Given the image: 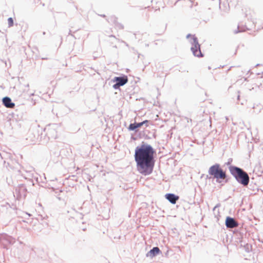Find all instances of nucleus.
Here are the masks:
<instances>
[{
	"instance_id": "nucleus-12",
	"label": "nucleus",
	"mask_w": 263,
	"mask_h": 263,
	"mask_svg": "<svg viewBox=\"0 0 263 263\" xmlns=\"http://www.w3.org/2000/svg\"><path fill=\"white\" fill-rule=\"evenodd\" d=\"M8 23L9 27H12L13 25V20L12 18L10 17L8 19Z\"/></svg>"
},
{
	"instance_id": "nucleus-1",
	"label": "nucleus",
	"mask_w": 263,
	"mask_h": 263,
	"mask_svg": "<svg viewBox=\"0 0 263 263\" xmlns=\"http://www.w3.org/2000/svg\"><path fill=\"white\" fill-rule=\"evenodd\" d=\"M154 151L150 145H142L137 147L135 151V160L139 172L145 176L151 174L153 171L155 160Z\"/></svg>"
},
{
	"instance_id": "nucleus-10",
	"label": "nucleus",
	"mask_w": 263,
	"mask_h": 263,
	"mask_svg": "<svg viewBox=\"0 0 263 263\" xmlns=\"http://www.w3.org/2000/svg\"><path fill=\"white\" fill-rule=\"evenodd\" d=\"M160 252V249H159V248L154 247L149 251L148 254L150 256L154 257L156 255L159 254Z\"/></svg>"
},
{
	"instance_id": "nucleus-13",
	"label": "nucleus",
	"mask_w": 263,
	"mask_h": 263,
	"mask_svg": "<svg viewBox=\"0 0 263 263\" xmlns=\"http://www.w3.org/2000/svg\"><path fill=\"white\" fill-rule=\"evenodd\" d=\"M147 123H148V122H145V124L146 125V127H147V126H148V125H147V124H146Z\"/></svg>"
},
{
	"instance_id": "nucleus-7",
	"label": "nucleus",
	"mask_w": 263,
	"mask_h": 263,
	"mask_svg": "<svg viewBox=\"0 0 263 263\" xmlns=\"http://www.w3.org/2000/svg\"><path fill=\"white\" fill-rule=\"evenodd\" d=\"M148 120H144L142 122L140 123H134L130 124L129 126L128 129L130 130H135L136 128H138L139 127H140L141 126L145 124V122H148Z\"/></svg>"
},
{
	"instance_id": "nucleus-5",
	"label": "nucleus",
	"mask_w": 263,
	"mask_h": 263,
	"mask_svg": "<svg viewBox=\"0 0 263 263\" xmlns=\"http://www.w3.org/2000/svg\"><path fill=\"white\" fill-rule=\"evenodd\" d=\"M128 82V78L126 76L116 77V87L123 86Z\"/></svg>"
},
{
	"instance_id": "nucleus-4",
	"label": "nucleus",
	"mask_w": 263,
	"mask_h": 263,
	"mask_svg": "<svg viewBox=\"0 0 263 263\" xmlns=\"http://www.w3.org/2000/svg\"><path fill=\"white\" fill-rule=\"evenodd\" d=\"M186 37L190 40V43L193 45V46L191 47V50L194 55L198 57H203L200 51V45L198 44L197 39L195 37V35L189 34L187 35Z\"/></svg>"
},
{
	"instance_id": "nucleus-6",
	"label": "nucleus",
	"mask_w": 263,
	"mask_h": 263,
	"mask_svg": "<svg viewBox=\"0 0 263 263\" xmlns=\"http://www.w3.org/2000/svg\"><path fill=\"white\" fill-rule=\"evenodd\" d=\"M226 225L228 228H233L238 226V223L232 218L227 217Z\"/></svg>"
},
{
	"instance_id": "nucleus-9",
	"label": "nucleus",
	"mask_w": 263,
	"mask_h": 263,
	"mask_svg": "<svg viewBox=\"0 0 263 263\" xmlns=\"http://www.w3.org/2000/svg\"><path fill=\"white\" fill-rule=\"evenodd\" d=\"M166 198L172 203H176L178 200L179 197L173 194H167L165 195Z\"/></svg>"
},
{
	"instance_id": "nucleus-14",
	"label": "nucleus",
	"mask_w": 263,
	"mask_h": 263,
	"mask_svg": "<svg viewBox=\"0 0 263 263\" xmlns=\"http://www.w3.org/2000/svg\"><path fill=\"white\" fill-rule=\"evenodd\" d=\"M39 1H40V0H39Z\"/></svg>"
},
{
	"instance_id": "nucleus-8",
	"label": "nucleus",
	"mask_w": 263,
	"mask_h": 263,
	"mask_svg": "<svg viewBox=\"0 0 263 263\" xmlns=\"http://www.w3.org/2000/svg\"><path fill=\"white\" fill-rule=\"evenodd\" d=\"M4 105L8 108H12L14 107V103L11 102V99L8 97H5L3 99Z\"/></svg>"
},
{
	"instance_id": "nucleus-11",
	"label": "nucleus",
	"mask_w": 263,
	"mask_h": 263,
	"mask_svg": "<svg viewBox=\"0 0 263 263\" xmlns=\"http://www.w3.org/2000/svg\"><path fill=\"white\" fill-rule=\"evenodd\" d=\"M152 4V0H146L143 2V6L146 8L149 7Z\"/></svg>"
},
{
	"instance_id": "nucleus-3",
	"label": "nucleus",
	"mask_w": 263,
	"mask_h": 263,
	"mask_svg": "<svg viewBox=\"0 0 263 263\" xmlns=\"http://www.w3.org/2000/svg\"><path fill=\"white\" fill-rule=\"evenodd\" d=\"M209 174L216 178L217 180L224 179L226 178V173L219 164H215L211 166L209 170Z\"/></svg>"
},
{
	"instance_id": "nucleus-2",
	"label": "nucleus",
	"mask_w": 263,
	"mask_h": 263,
	"mask_svg": "<svg viewBox=\"0 0 263 263\" xmlns=\"http://www.w3.org/2000/svg\"><path fill=\"white\" fill-rule=\"evenodd\" d=\"M231 174L236 178L237 181L246 186L249 182V177L247 173L237 167H231L230 168Z\"/></svg>"
}]
</instances>
